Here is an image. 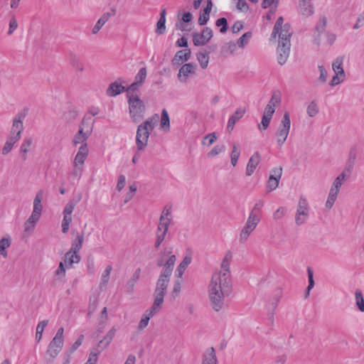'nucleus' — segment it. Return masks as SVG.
<instances>
[{
  "instance_id": "11",
  "label": "nucleus",
  "mask_w": 364,
  "mask_h": 364,
  "mask_svg": "<svg viewBox=\"0 0 364 364\" xmlns=\"http://www.w3.org/2000/svg\"><path fill=\"white\" fill-rule=\"evenodd\" d=\"M149 134L150 131L149 129H144L142 126H138L136 136V144L139 151L144 150L146 146Z\"/></svg>"
},
{
  "instance_id": "54",
  "label": "nucleus",
  "mask_w": 364,
  "mask_h": 364,
  "mask_svg": "<svg viewBox=\"0 0 364 364\" xmlns=\"http://www.w3.org/2000/svg\"><path fill=\"white\" fill-rule=\"evenodd\" d=\"M98 300L97 298H94L93 300L92 299H90V304L88 306V312L87 316L90 318L92 314L96 311L97 307Z\"/></svg>"
},
{
  "instance_id": "35",
  "label": "nucleus",
  "mask_w": 364,
  "mask_h": 364,
  "mask_svg": "<svg viewBox=\"0 0 364 364\" xmlns=\"http://www.w3.org/2000/svg\"><path fill=\"white\" fill-rule=\"evenodd\" d=\"M308 203L305 198L301 196L299 201V205L296 212L298 215H302L304 217H308Z\"/></svg>"
},
{
  "instance_id": "3",
  "label": "nucleus",
  "mask_w": 364,
  "mask_h": 364,
  "mask_svg": "<svg viewBox=\"0 0 364 364\" xmlns=\"http://www.w3.org/2000/svg\"><path fill=\"white\" fill-rule=\"evenodd\" d=\"M22 131L23 115L21 113H18L13 120L10 136L3 147L2 154L4 155L7 154L11 150L14 144L20 139Z\"/></svg>"
},
{
  "instance_id": "64",
  "label": "nucleus",
  "mask_w": 364,
  "mask_h": 364,
  "mask_svg": "<svg viewBox=\"0 0 364 364\" xmlns=\"http://www.w3.org/2000/svg\"><path fill=\"white\" fill-rule=\"evenodd\" d=\"M281 102V97L279 94H276L275 92L272 95L270 100L269 101L267 105H270L272 107H275L277 105H279Z\"/></svg>"
},
{
  "instance_id": "32",
  "label": "nucleus",
  "mask_w": 364,
  "mask_h": 364,
  "mask_svg": "<svg viewBox=\"0 0 364 364\" xmlns=\"http://www.w3.org/2000/svg\"><path fill=\"white\" fill-rule=\"evenodd\" d=\"M351 172H352L351 169H349V171H347V168L345 167V168L343 169L342 173L336 178V179L333 182V186L336 188H337V187L341 188L342 186V183H343V181L348 178L350 176Z\"/></svg>"
},
{
  "instance_id": "57",
  "label": "nucleus",
  "mask_w": 364,
  "mask_h": 364,
  "mask_svg": "<svg viewBox=\"0 0 364 364\" xmlns=\"http://www.w3.org/2000/svg\"><path fill=\"white\" fill-rule=\"evenodd\" d=\"M217 139H218V137L216 136L215 132L210 133L203 137L202 144L205 145V141L206 139H208V143L207 144V145L210 146L217 140Z\"/></svg>"
},
{
  "instance_id": "50",
  "label": "nucleus",
  "mask_w": 364,
  "mask_h": 364,
  "mask_svg": "<svg viewBox=\"0 0 364 364\" xmlns=\"http://www.w3.org/2000/svg\"><path fill=\"white\" fill-rule=\"evenodd\" d=\"M307 114L310 117H315L318 112V108L315 100H313L307 107Z\"/></svg>"
},
{
  "instance_id": "26",
  "label": "nucleus",
  "mask_w": 364,
  "mask_h": 364,
  "mask_svg": "<svg viewBox=\"0 0 364 364\" xmlns=\"http://www.w3.org/2000/svg\"><path fill=\"white\" fill-rule=\"evenodd\" d=\"M94 122L95 120L92 119V117L85 116L82 119L80 125L85 127V130L86 131V136H90L91 135L94 126Z\"/></svg>"
},
{
  "instance_id": "36",
  "label": "nucleus",
  "mask_w": 364,
  "mask_h": 364,
  "mask_svg": "<svg viewBox=\"0 0 364 364\" xmlns=\"http://www.w3.org/2000/svg\"><path fill=\"white\" fill-rule=\"evenodd\" d=\"M176 255H171L167 259V261L165 262V268L163 269L161 272L171 275L176 262Z\"/></svg>"
},
{
  "instance_id": "28",
  "label": "nucleus",
  "mask_w": 364,
  "mask_h": 364,
  "mask_svg": "<svg viewBox=\"0 0 364 364\" xmlns=\"http://www.w3.org/2000/svg\"><path fill=\"white\" fill-rule=\"evenodd\" d=\"M192 261V257L191 256L186 255L182 262L178 264L176 269V273L178 277H182L185 270L188 267V266L191 264Z\"/></svg>"
},
{
  "instance_id": "4",
  "label": "nucleus",
  "mask_w": 364,
  "mask_h": 364,
  "mask_svg": "<svg viewBox=\"0 0 364 364\" xmlns=\"http://www.w3.org/2000/svg\"><path fill=\"white\" fill-rule=\"evenodd\" d=\"M226 293L218 288V282H214V277L212 278L209 289L210 304L212 309L218 312L224 306V298Z\"/></svg>"
},
{
  "instance_id": "45",
  "label": "nucleus",
  "mask_w": 364,
  "mask_h": 364,
  "mask_svg": "<svg viewBox=\"0 0 364 364\" xmlns=\"http://www.w3.org/2000/svg\"><path fill=\"white\" fill-rule=\"evenodd\" d=\"M252 36V32L248 31L242 34V36L237 40V45L240 48H244L247 43Z\"/></svg>"
},
{
  "instance_id": "47",
  "label": "nucleus",
  "mask_w": 364,
  "mask_h": 364,
  "mask_svg": "<svg viewBox=\"0 0 364 364\" xmlns=\"http://www.w3.org/2000/svg\"><path fill=\"white\" fill-rule=\"evenodd\" d=\"M100 353V350H99L97 348L93 347L91 350L90 357L85 364H96L97 361V356Z\"/></svg>"
},
{
  "instance_id": "58",
  "label": "nucleus",
  "mask_w": 364,
  "mask_h": 364,
  "mask_svg": "<svg viewBox=\"0 0 364 364\" xmlns=\"http://www.w3.org/2000/svg\"><path fill=\"white\" fill-rule=\"evenodd\" d=\"M272 117L262 115L261 124L258 125L259 129L266 130L269 125Z\"/></svg>"
},
{
  "instance_id": "6",
  "label": "nucleus",
  "mask_w": 364,
  "mask_h": 364,
  "mask_svg": "<svg viewBox=\"0 0 364 364\" xmlns=\"http://www.w3.org/2000/svg\"><path fill=\"white\" fill-rule=\"evenodd\" d=\"M171 276V275L161 272L156 282V285L154 293V298L164 300V296L166 293Z\"/></svg>"
},
{
  "instance_id": "46",
  "label": "nucleus",
  "mask_w": 364,
  "mask_h": 364,
  "mask_svg": "<svg viewBox=\"0 0 364 364\" xmlns=\"http://www.w3.org/2000/svg\"><path fill=\"white\" fill-rule=\"evenodd\" d=\"M215 26L218 27H220V32L222 33H225L227 32L228 28V20L225 17H221L216 20Z\"/></svg>"
},
{
  "instance_id": "25",
  "label": "nucleus",
  "mask_w": 364,
  "mask_h": 364,
  "mask_svg": "<svg viewBox=\"0 0 364 364\" xmlns=\"http://www.w3.org/2000/svg\"><path fill=\"white\" fill-rule=\"evenodd\" d=\"M164 304V300H161L160 299L154 298V303L151 306L145 311L149 317H152L161 309L162 304Z\"/></svg>"
},
{
  "instance_id": "23",
  "label": "nucleus",
  "mask_w": 364,
  "mask_h": 364,
  "mask_svg": "<svg viewBox=\"0 0 364 364\" xmlns=\"http://www.w3.org/2000/svg\"><path fill=\"white\" fill-rule=\"evenodd\" d=\"M141 274V269L137 268L134 273L132 274L131 279L127 282V292L129 294L134 291V286L138 282Z\"/></svg>"
},
{
  "instance_id": "42",
  "label": "nucleus",
  "mask_w": 364,
  "mask_h": 364,
  "mask_svg": "<svg viewBox=\"0 0 364 364\" xmlns=\"http://www.w3.org/2000/svg\"><path fill=\"white\" fill-rule=\"evenodd\" d=\"M232 258V252L229 250L226 252L222 263L221 268L225 271V272L230 273V264Z\"/></svg>"
},
{
  "instance_id": "49",
  "label": "nucleus",
  "mask_w": 364,
  "mask_h": 364,
  "mask_svg": "<svg viewBox=\"0 0 364 364\" xmlns=\"http://www.w3.org/2000/svg\"><path fill=\"white\" fill-rule=\"evenodd\" d=\"M112 270V267L111 265H108L106 267V268L102 275L101 282H100V287L102 285H104V286L107 285V284L109 282V275H110Z\"/></svg>"
},
{
  "instance_id": "40",
  "label": "nucleus",
  "mask_w": 364,
  "mask_h": 364,
  "mask_svg": "<svg viewBox=\"0 0 364 364\" xmlns=\"http://www.w3.org/2000/svg\"><path fill=\"white\" fill-rule=\"evenodd\" d=\"M307 273H308V279H309V285L306 289L305 296H304L305 299H307L309 297L310 291L314 287V284H315L314 279V272L311 267H308Z\"/></svg>"
},
{
  "instance_id": "8",
  "label": "nucleus",
  "mask_w": 364,
  "mask_h": 364,
  "mask_svg": "<svg viewBox=\"0 0 364 364\" xmlns=\"http://www.w3.org/2000/svg\"><path fill=\"white\" fill-rule=\"evenodd\" d=\"M213 36V32L209 27H204L200 33L195 32L192 33L193 43L195 46L206 45Z\"/></svg>"
},
{
  "instance_id": "52",
  "label": "nucleus",
  "mask_w": 364,
  "mask_h": 364,
  "mask_svg": "<svg viewBox=\"0 0 364 364\" xmlns=\"http://www.w3.org/2000/svg\"><path fill=\"white\" fill-rule=\"evenodd\" d=\"M225 149V146L223 144L221 146L216 145L207 154V156L208 158H213L216 155L219 154L220 153L224 151Z\"/></svg>"
},
{
  "instance_id": "44",
  "label": "nucleus",
  "mask_w": 364,
  "mask_h": 364,
  "mask_svg": "<svg viewBox=\"0 0 364 364\" xmlns=\"http://www.w3.org/2000/svg\"><path fill=\"white\" fill-rule=\"evenodd\" d=\"M211 11H209L208 9H203L200 11V16L198 20V23L200 26H205L210 18V14Z\"/></svg>"
},
{
  "instance_id": "55",
  "label": "nucleus",
  "mask_w": 364,
  "mask_h": 364,
  "mask_svg": "<svg viewBox=\"0 0 364 364\" xmlns=\"http://www.w3.org/2000/svg\"><path fill=\"white\" fill-rule=\"evenodd\" d=\"M166 31V20L159 19L156 23V33L158 35L164 34Z\"/></svg>"
},
{
  "instance_id": "9",
  "label": "nucleus",
  "mask_w": 364,
  "mask_h": 364,
  "mask_svg": "<svg viewBox=\"0 0 364 364\" xmlns=\"http://www.w3.org/2000/svg\"><path fill=\"white\" fill-rule=\"evenodd\" d=\"M282 175V167H276L272 170V173L270 174L267 184V192L269 193L274 190H275L279 183V180Z\"/></svg>"
},
{
  "instance_id": "10",
  "label": "nucleus",
  "mask_w": 364,
  "mask_h": 364,
  "mask_svg": "<svg viewBox=\"0 0 364 364\" xmlns=\"http://www.w3.org/2000/svg\"><path fill=\"white\" fill-rule=\"evenodd\" d=\"M290 46V42L279 41L278 47L277 48V51L278 53L277 60L279 64H280L281 65L285 64L289 58Z\"/></svg>"
},
{
  "instance_id": "59",
  "label": "nucleus",
  "mask_w": 364,
  "mask_h": 364,
  "mask_svg": "<svg viewBox=\"0 0 364 364\" xmlns=\"http://www.w3.org/2000/svg\"><path fill=\"white\" fill-rule=\"evenodd\" d=\"M17 28H18L17 21L15 18V17L13 16V17L11 18V19L9 21V31L7 32V34L9 36L11 35L14 32V31L16 30Z\"/></svg>"
},
{
  "instance_id": "31",
  "label": "nucleus",
  "mask_w": 364,
  "mask_h": 364,
  "mask_svg": "<svg viewBox=\"0 0 364 364\" xmlns=\"http://www.w3.org/2000/svg\"><path fill=\"white\" fill-rule=\"evenodd\" d=\"M332 67L335 74L340 75V77H343L342 80H344L346 75L343 68V58H337L333 63Z\"/></svg>"
},
{
  "instance_id": "53",
  "label": "nucleus",
  "mask_w": 364,
  "mask_h": 364,
  "mask_svg": "<svg viewBox=\"0 0 364 364\" xmlns=\"http://www.w3.org/2000/svg\"><path fill=\"white\" fill-rule=\"evenodd\" d=\"M259 221H260V218L259 215H257L256 214H255V213H250V215L247 218L246 224H249V225H252V227L255 226V228H256V227H257V224L259 223Z\"/></svg>"
},
{
  "instance_id": "19",
  "label": "nucleus",
  "mask_w": 364,
  "mask_h": 364,
  "mask_svg": "<svg viewBox=\"0 0 364 364\" xmlns=\"http://www.w3.org/2000/svg\"><path fill=\"white\" fill-rule=\"evenodd\" d=\"M299 6L301 14L304 16H310L314 13V5L311 0H299Z\"/></svg>"
},
{
  "instance_id": "29",
  "label": "nucleus",
  "mask_w": 364,
  "mask_h": 364,
  "mask_svg": "<svg viewBox=\"0 0 364 364\" xmlns=\"http://www.w3.org/2000/svg\"><path fill=\"white\" fill-rule=\"evenodd\" d=\"M84 242V234L77 233L75 238L72 241L70 250L73 252H79L82 248V243Z\"/></svg>"
},
{
  "instance_id": "2",
  "label": "nucleus",
  "mask_w": 364,
  "mask_h": 364,
  "mask_svg": "<svg viewBox=\"0 0 364 364\" xmlns=\"http://www.w3.org/2000/svg\"><path fill=\"white\" fill-rule=\"evenodd\" d=\"M127 97L132 121L136 124L144 119L145 104L137 95H127Z\"/></svg>"
},
{
  "instance_id": "38",
  "label": "nucleus",
  "mask_w": 364,
  "mask_h": 364,
  "mask_svg": "<svg viewBox=\"0 0 364 364\" xmlns=\"http://www.w3.org/2000/svg\"><path fill=\"white\" fill-rule=\"evenodd\" d=\"M355 304L358 310L364 312V297L362 291L360 289H355Z\"/></svg>"
},
{
  "instance_id": "56",
  "label": "nucleus",
  "mask_w": 364,
  "mask_h": 364,
  "mask_svg": "<svg viewBox=\"0 0 364 364\" xmlns=\"http://www.w3.org/2000/svg\"><path fill=\"white\" fill-rule=\"evenodd\" d=\"M167 233H164V232H158V230L156 231V242H155V244H154V247L155 248H159V246L161 245V244L163 242V241L165 240V237H166V235Z\"/></svg>"
},
{
  "instance_id": "30",
  "label": "nucleus",
  "mask_w": 364,
  "mask_h": 364,
  "mask_svg": "<svg viewBox=\"0 0 364 364\" xmlns=\"http://www.w3.org/2000/svg\"><path fill=\"white\" fill-rule=\"evenodd\" d=\"M160 126L161 129L164 132H168L170 130V118L165 108L161 111Z\"/></svg>"
},
{
  "instance_id": "24",
  "label": "nucleus",
  "mask_w": 364,
  "mask_h": 364,
  "mask_svg": "<svg viewBox=\"0 0 364 364\" xmlns=\"http://www.w3.org/2000/svg\"><path fill=\"white\" fill-rule=\"evenodd\" d=\"M210 51H208L206 49H204L203 51H200L196 53L197 60H198L200 67L203 69H205L208 67L209 62V54Z\"/></svg>"
},
{
  "instance_id": "48",
  "label": "nucleus",
  "mask_w": 364,
  "mask_h": 364,
  "mask_svg": "<svg viewBox=\"0 0 364 364\" xmlns=\"http://www.w3.org/2000/svg\"><path fill=\"white\" fill-rule=\"evenodd\" d=\"M70 62L71 65L77 70L82 71L84 66L80 61V59L73 53L70 54Z\"/></svg>"
},
{
  "instance_id": "7",
  "label": "nucleus",
  "mask_w": 364,
  "mask_h": 364,
  "mask_svg": "<svg viewBox=\"0 0 364 364\" xmlns=\"http://www.w3.org/2000/svg\"><path fill=\"white\" fill-rule=\"evenodd\" d=\"M214 282H218V288L224 291L226 293V296H230L232 291V281L230 279V273L223 272L219 274H215Z\"/></svg>"
},
{
  "instance_id": "33",
  "label": "nucleus",
  "mask_w": 364,
  "mask_h": 364,
  "mask_svg": "<svg viewBox=\"0 0 364 364\" xmlns=\"http://www.w3.org/2000/svg\"><path fill=\"white\" fill-rule=\"evenodd\" d=\"M357 157V147L356 146H353L350 148L349 154H348V159L346 164V167L347 168V171H349V169L353 170V166L355 164V161Z\"/></svg>"
},
{
  "instance_id": "22",
  "label": "nucleus",
  "mask_w": 364,
  "mask_h": 364,
  "mask_svg": "<svg viewBox=\"0 0 364 364\" xmlns=\"http://www.w3.org/2000/svg\"><path fill=\"white\" fill-rule=\"evenodd\" d=\"M292 34L291 26L290 23H286L283 25L282 28L279 30V41L290 42Z\"/></svg>"
},
{
  "instance_id": "41",
  "label": "nucleus",
  "mask_w": 364,
  "mask_h": 364,
  "mask_svg": "<svg viewBox=\"0 0 364 364\" xmlns=\"http://www.w3.org/2000/svg\"><path fill=\"white\" fill-rule=\"evenodd\" d=\"M81 200V196H80L78 198H73L70 200L65 205L63 210V215H71L75 207L77 204V203Z\"/></svg>"
},
{
  "instance_id": "60",
  "label": "nucleus",
  "mask_w": 364,
  "mask_h": 364,
  "mask_svg": "<svg viewBox=\"0 0 364 364\" xmlns=\"http://www.w3.org/2000/svg\"><path fill=\"white\" fill-rule=\"evenodd\" d=\"M151 317H149L146 314H144L141 318V321L139 322V330H143L144 328H146L148 324H149V321L150 320Z\"/></svg>"
},
{
  "instance_id": "51",
  "label": "nucleus",
  "mask_w": 364,
  "mask_h": 364,
  "mask_svg": "<svg viewBox=\"0 0 364 364\" xmlns=\"http://www.w3.org/2000/svg\"><path fill=\"white\" fill-rule=\"evenodd\" d=\"M146 77V68H141L139 73L135 76V81L136 82L140 84L141 85H143V83L145 81Z\"/></svg>"
},
{
  "instance_id": "18",
  "label": "nucleus",
  "mask_w": 364,
  "mask_h": 364,
  "mask_svg": "<svg viewBox=\"0 0 364 364\" xmlns=\"http://www.w3.org/2000/svg\"><path fill=\"white\" fill-rule=\"evenodd\" d=\"M202 364H218V359L213 347L207 348L204 352Z\"/></svg>"
},
{
  "instance_id": "43",
  "label": "nucleus",
  "mask_w": 364,
  "mask_h": 364,
  "mask_svg": "<svg viewBox=\"0 0 364 364\" xmlns=\"http://www.w3.org/2000/svg\"><path fill=\"white\" fill-rule=\"evenodd\" d=\"M48 321L43 320L38 324L36 327V339L39 342L42 338V335L45 327L48 325Z\"/></svg>"
},
{
  "instance_id": "17",
  "label": "nucleus",
  "mask_w": 364,
  "mask_h": 364,
  "mask_svg": "<svg viewBox=\"0 0 364 364\" xmlns=\"http://www.w3.org/2000/svg\"><path fill=\"white\" fill-rule=\"evenodd\" d=\"M260 154L258 151L254 153V154L250 158L246 168V175L250 176L254 173L257 165L260 161Z\"/></svg>"
},
{
  "instance_id": "61",
  "label": "nucleus",
  "mask_w": 364,
  "mask_h": 364,
  "mask_svg": "<svg viewBox=\"0 0 364 364\" xmlns=\"http://www.w3.org/2000/svg\"><path fill=\"white\" fill-rule=\"evenodd\" d=\"M318 70L320 71V76L318 77V80L321 83H324L327 80V71L323 65H319Z\"/></svg>"
},
{
  "instance_id": "16",
  "label": "nucleus",
  "mask_w": 364,
  "mask_h": 364,
  "mask_svg": "<svg viewBox=\"0 0 364 364\" xmlns=\"http://www.w3.org/2000/svg\"><path fill=\"white\" fill-rule=\"evenodd\" d=\"M117 328L115 326H112L103 338L98 342L95 348H97L100 352L106 349L115 336Z\"/></svg>"
},
{
  "instance_id": "14",
  "label": "nucleus",
  "mask_w": 364,
  "mask_h": 364,
  "mask_svg": "<svg viewBox=\"0 0 364 364\" xmlns=\"http://www.w3.org/2000/svg\"><path fill=\"white\" fill-rule=\"evenodd\" d=\"M326 26V17L323 16L320 18L319 21L316 23L314 28L315 33L314 34V43L317 46H319L321 43V36L325 32Z\"/></svg>"
},
{
  "instance_id": "21",
  "label": "nucleus",
  "mask_w": 364,
  "mask_h": 364,
  "mask_svg": "<svg viewBox=\"0 0 364 364\" xmlns=\"http://www.w3.org/2000/svg\"><path fill=\"white\" fill-rule=\"evenodd\" d=\"M245 113V109L239 108L230 117L227 126V129L229 132L233 130L235 123L243 117Z\"/></svg>"
},
{
  "instance_id": "13",
  "label": "nucleus",
  "mask_w": 364,
  "mask_h": 364,
  "mask_svg": "<svg viewBox=\"0 0 364 364\" xmlns=\"http://www.w3.org/2000/svg\"><path fill=\"white\" fill-rule=\"evenodd\" d=\"M196 68V65L192 63L183 64L177 75L178 80L181 82H186L188 75L195 73Z\"/></svg>"
},
{
  "instance_id": "27",
  "label": "nucleus",
  "mask_w": 364,
  "mask_h": 364,
  "mask_svg": "<svg viewBox=\"0 0 364 364\" xmlns=\"http://www.w3.org/2000/svg\"><path fill=\"white\" fill-rule=\"evenodd\" d=\"M159 114H154L151 117L148 118L145 122L139 124V126H142L144 129H147L149 131H152L154 129L155 125L159 122Z\"/></svg>"
},
{
  "instance_id": "1",
  "label": "nucleus",
  "mask_w": 364,
  "mask_h": 364,
  "mask_svg": "<svg viewBox=\"0 0 364 364\" xmlns=\"http://www.w3.org/2000/svg\"><path fill=\"white\" fill-rule=\"evenodd\" d=\"M43 191L42 190L38 191L33 200V209L32 214L24 223V232H32L36 225L40 220L43 210Z\"/></svg>"
},
{
  "instance_id": "20",
  "label": "nucleus",
  "mask_w": 364,
  "mask_h": 364,
  "mask_svg": "<svg viewBox=\"0 0 364 364\" xmlns=\"http://www.w3.org/2000/svg\"><path fill=\"white\" fill-rule=\"evenodd\" d=\"M81 257L77 252H73L70 250L65 255V264L67 268H70L73 264H77L80 262Z\"/></svg>"
},
{
  "instance_id": "12",
  "label": "nucleus",
  "mask_w": 364,
  "mask_h": 364,
  "mask_svg": "<svg viewBox=\"0 0 364 364\" xmlns=\"http://www.w3.org/2000/svg\"><path fill=\"white\" fill-rule=\"evenodd\" d=\"M191 57V51L190 49L180 50L176 52L174 57L171 60V64L173 68H178L183 62L188 61Z\"/></svg>"
},
{
  "instance_id": "15",
  "label": "nucleus",
  "mask_w": 364,
  "mask_h": 364,
  "mask_svg": "<svg viewBox=\"0 0 364 364\" xmlns=\"http://www.w3.org/2000/svg\"><path fill=\"white\" fill-rule=\"evenodd\" d=\"M122 80L119 77L117 80L109 85L106 94L109 97H116L117 95L125 92V87L122 85Z\"/></svg>"
},
{
  "instance_id": "37",
  "label": "nucleus",
  "mask_w": 364,
  "mask_h": 364,
  "mask_svg": "<svg viewBox=\"0 0 364 364\" xmlns=\"http://www.w3.org/2000/svg\"><path fill=\"white\" fill-rule=\"evenodd\" d=\"M255 229V226H252L249 224H245V227L242 229L240 235V241L241 242H245L251 232Z\"/></svg>"
},
{
  "instance_id": "63",
  "label": "nucleus",
  "mask_w": 364,
  "mask_h": 364,
  "mask_svg": "<svg viewBox=\"0 0 364 364\" xmlns=\"http://www.w3.org/2000/svg\"><path fill=\"white\" fill-rule=\"evenodd\" d=\"M63 338H58L54 336L53 340L50 341L49 345L52 346H54L55 348H57L58 349H62L63 346Z\"/></svg>"
},
{
  "instance_id": "34",
  "label": "nucleus",
  "mask_w": 364,
  "mask_h": 364,
  "mask_svg": "<svg viewBox=\"0 0 364 364\" xmlns=\"http://www.w3.org/2000/svg\"><path fill=\"white\" fill-rule=\"evenodd\" d=\"M171 220V218H165L164 215H161L157 227L158 232L162 231L164 232V233H167Z\"/></svg>"
},
{
  "instance_id": "39",
  "label": "nucleus",
  "mask_w": 364,
  "mask_h": 364,
  "mask_svg": "<svg viewBox=\"0 0 364 364\" xmlns=\"http://www.w3.org/2000/svg\"><path fill=\"white\" fill-rule=\"evenodd\" d=\"M11 245L10 237H4L0 240V255L4 257H7L6 248Z\"/></svg>"
},
{
  "instance_id": "62",
  "label": "nucleus",
  "mask_w": 364,
  "mask_h": 364,
  "mask_svg": "<svg viewBox=\"0 0 364 364\" xmlns=\"http://www.w3.org/2000/svg\"><path fill=\"white\" fill-rule=\"evenodd\" d=\"M141 86L140 84L134 82L129 87H125V92H127V95H134L133 92L139 90V87Z\"/></svg>"
},
{
  "instance_id": "5",
  "label": "nucleus",
  "mask_w": 364,
  "mask_h": 364,
  "mask_svg": "<svg viewBox=\"0 0 364 364\" xmlns=\"http://www.w3.org/2000/svg\"><path fill=\"white\" fill-rule=\"evenodd\" d=\"M290 126L291 119L289 113L288 112H285L282 119L281 124L277 132V144L279 147H282L284 143L286 141L289 132Z\"/></svg>"
}]
</instances>
